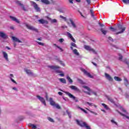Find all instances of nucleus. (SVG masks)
Segmentation results:
<instances>
[{
	"label": "nucleus",
	"instance_id": "2f4dec72",
	"mask_svg": "<svg viewBox=\"0 0 129 129\" xmlns=\"http://www.w3.org/2000/svg\"><path fill=\"white\" fill-rule=\"evenodd\" d=\"M101 32H102V34H103V35H106V33H107V30H105L103 28H101L100 29Z\"/></svg>",
	"mask_w": 129,
	"mask_h": 129
},
{
	"label": "nucleus",
	"instance_id": "c9c22d12",
	"mask_svg": "<svg viewBox=\"0 0 129 129\" xmlns=\"http://www.w3.org/2000/svg\"><path fill=\"white\" fill-rule=\"evenodd\" d=\"M78 108L83 111L85 113H87V111H86V110H84V109L81 108V107L78 106Z\"/></svg>",
	"mask_w": 129,
	"mask_h": 129
},
{
	"label": "nucleus",
	"instance_id": "393cba45",
	"mask_svg": "<svg viewBox=\"0 0 129 129\" xmlns=\"http://www.w3.org/2000/svg\"><path fill=\"white\" fill-rule=\"evenodd\" d=\"M13 78H14V75L10 74V78L11 81H12V82H13V83H15V84H17V82H16V81H15L14 79H13Z\"/></svg>",
	"mask_w": 129,
	"mask_h": 129
},
{
	"label": "nucleus",
	"instance_id": "f257e3e1",
	"mask_svg": "<svg viewBox=\"0 0 129 129\" xmlns=\"http://www.w3.org/2000/svg\"><path fill=\"white\" fill-rule=\"evenodd\" d=\"M124 31H125V27L121 26V25H119L117 27V32L116 33V35H118V34H122V33H123V32H124Z\"/></svg>",
	"mask_w": 129,
	"mask_h": 129
},
{
	"label": "nucleus",
	"instance_id": "b1692460",
	"mask_svg": "<svg viewBox=\"0 0 129 129\" xmlns=\"http://www.w3.org/2000/svg\"><path fill=\"white\" fill-rule=\"evenodd\" d=\"M12 39L13 41H15V42H18V43H22V41L19 40V39L17 37L13 36Z\"/></svg>",
	"mask_w": 129,
	"mask_h": 129
},
{
	"label": "nucleus",
	"instance_id": "4c0bfd02",
	"mask_svg": "<svg viewBox=\"0 0 129 129\" xmlns=\"http://www.w3.org/2000/svg\"><path fill=\"white\" fill-rule=\"evenodd\" d=\"M53 106H55L57 109H60V108H61V107H60V105L58 104H55Z\"/></svg>",
	"mask_w": 129,
	"mask_h": 129
},
{
	"label": "nucleus",
	"instance_id": "473e14b6",
	"mask_svg": "<svg viewBox=\"0 0 129 129\" xmlns=\"http://www.w3.org/2000/svg\"><path fill=\"white\" fill-rule=\"evenodd\" d=\"M86 103L87 104H88V105H89L90 106H94V107L97 108V106H96V105H95L94 104L92 103H90L88 102H87Z\"/></svg>",
	"mask_w": 129,
	"mask_h": 129
},
{
	"label": "nucleus",
	"instance_id": "4d7b16f0",
	"mask_svg": "<svg viewBox=\"0 0 129 129\" xmlns=\"http://www.w3.org/2000/svg\"><path fill=\"white\" fill-rule=\"evenodd\" d=\"M13 89L14 90H15L16 91H18V89H17V88H16V87H13Z\"/></svg>",
	"mask_w": 129,
	"mask_h": 129
},
{
	"label": "nucleus",
	"instance_id": "774afa93",
	"mask_svg": "<svg viewBox=\"0 0 129 129\" xmlns=\"http://www.w3.org/2000/svg\"><path fill=\"white\" fill-rule=\"evenodd\" d=\"M78 81H79L80 82H81V83H82V81L80 79H78Z\"/></svg>",
	"mask_w": 129,
	"mask_h": 129
},
{
	"label": "nucleus",
	"instance_id": "7c9ffc66",
	"mask_svg": "<svg viewBox=\"0 0 129 129\" xmlns=\"http://www.w3.org/2000/svg\"><path fill=\"white\" fill-rule=\"evenodd\" d=\"M60 82L61 83H63L64 84H66V80L64 78H60L59 79Z\"/></svg>",
	"mask_w": 129,
	"mask_h": 129
},
{
	"label": "nucleus",
	"instance_id": "338daca9",
	"mask_svg": "<svg viewBox=\"0 0 129 129\" xmlns=\"http://www.w3.org/2000/svg\"><path fill=\"white\" fill-rule=\"evenodd\" d=\"M6 48L8 49V50H11V48L9 47L8 46H7Z\"/></svg>",
	"mask_w": 129,
	"mask_h": 129
},
{
	"label": "nucleus",
	"instance_id": "a18cd8bd",
	"mask_svg": "<svg viewBox=\"0 0 129 129\" xmlns=\"http://www.w3.org/2000/svg\"><path fill=\"white\" fill-rule=\"evenodd\" d=\"M85 93H86V94H88V95H91V92L89 91V92H86V91H84Z\"/></svg>",
	"mask_w": 129,
	"mask_h": 129
},
{
	"label": "nucleus",
	"instance_id": "2eb2a0df",
	"mask_svg": "<svg viewBox=\"0 0 129 129\" xmlns=\"http://www.w3.org/2000/svg\"><path fill=\"white\" fill-rule=\"evenodd\" d=\"M67 35H68L69 38H70V39H71L72 41H73V42H74V43H76V40H75V39H74L73 36H72V35L70 33L67 32Z\"/></svg>",
	"mask_w": 129,
	"mask_h": 129
},
{
	"label": "nucleus",
	"instance_id": "e2e57ef3",
	"mask_svg": "<svg viewBox=\"0 0 129 129\" xmlns=\"http://www.w3.org/2000/svg\"><path fill=\"white\" fill-rule=\"evenodd\" d=\"M108 39H109V40H110V41H112V38L111 37H109Z\"/></svg>",
	"mask_w": 129,
	"mask_h": 129
},
{
	"label": "nucleus",
	"instance_id": "5701e85b",
	"mask_svg": "<svg viewBox=\"0 0 129 129\" xmlns=\"http://www.w3.org/2000/svg\"><path fill=\"white\" fill-rule=\"evenodd\" d=\"M16 4H17V5H19L21 7H22V9H23V11H26V9H25V7H24V5H23V4H22L21 2L17 1V2H16Z\"/></svg>",
	"mask_w": 129,
	"mask_h": 129
},
{
	"label": "nucleus",
	"instance_id": "c03bdc74",
	"mask_svg": "<svg viewBox=\"0 0 129 129\" xmlns=\"http://www.w3.org/2000/svg\"><path fill=\"white\" fill-rule=\"evenodd\" d=\"M124 4H129V0H122Z\"/></svg>",
	"mask_w": 129,
	"mask_h": 129
},
{
	"label": "nucleus",
	"instance_id": "ddd939ff",
	"mask_svg": "<svg viewBox=\"0 0 129 129\" xmlns=\"http://www.w3.org/2000/svg\"><path fill=\"white\" fill-rule=\"evenodd\" d=\"M69 21L71 22V24L73 28H74V29H77V25H76V24H75V22H74V21H73V20L72 19H70Z\"/></svg>",
	"mask_w": 129,
	"mask_h": 129
},
{
	"label": "nucleus",
	"instance_id": "6ab92c4d",
	"mask_svg": "<svg viewBox=\"0 0 129 129\" xmlns=\"http://www.w3.org/2000/svg\"><path fill=\"white\" fill-rule=\"evenodd\" d=\"M10 19H11V20H12V21L16 22V23H17L18 24H20V21H19V20L16 19V17H13V16H10Z\"/></svg>",
	"mask_w": 129,
	"mask_h": 129
},
{
	"label": "nucleus",
	"instance_id": "603ef678",
	"mask_svg": "<svg viewBox=\"0 0 129 129\" xmlns=\"http://www.w3.org/2000/svg\"><path fill=\"white\" fill-rule=\"evenodd\" d=\"M57 48H58V49H59V50H60L61 51V52H63V49H62L61 47H60L58 46H56Z\"/></svg>",
	"mask_w": 129,
	"mask_h": 129
},
{
	"label": "nucleus",
	"instance_id": "aec40b11",
	"mask_svg": "<svg viewBox=\"0 0 129 129\" xmlns=\"http://www.w3.org/2000/svg\"><path fill=\"white\" fill-rule=\"evenodd\" d=\"M49 102L52 106H54L56 104V103L55 102V101H54V100H53V99L52 98H49Z\"/></svg>",
	"mask_w": 129,
	"mask_h": 129
},
{
	"label": "nucleus",
	"instance_id": "9d476101",
	"mask_svg": "<svg viewBox=\"0 0 129 129\" xmlns=\"http://www.w3.org/2000/svg\"><path fill=\"white\" fill-rule=\"evenodd\" d=\"M81 71H82V72H83L84 74L87 75V76H88V77H90V78H93V76H92L90 74V73L87 72V71H86V70H85L84 69H81Z\"/></svg>",
	"mask_w": 129,
	"mask_h": 129
},
{
	"label": "nucleus",
	"instance_id": "37998d69",
	"mask_svg": "<svg viewBox=\"0 0 129 129\" xmlns=\"http://www.w3.org/2000/svg\"><path fill=\"white\" fill-rule=\"evenodd\" d=\"M48 119L49 120V121H51V122H54V120L52 119V118L49 117H48Z\"/></svg>",
	"mask_w": 129,
	"mask_h": 129
},
{
	"label": "nucleus",
	"instance_id": "5fc2aeb1",
	"mask_svg": "<svg viewBox=\"0 0 129 129\" xmlns=\"http://www.w3.org/2000/svg\"><path fill=\"white\" fill-rule=\"evenodd\" d=\"M99 25L100 27H104V25H103L100 23H99Z\"/></svg>",
	"mask_w": 129,
	"mask_h": 129
},
{
	"label": "nucleus",
	"instance_id": "4be33fe9",
	"mask_svg": "<svg viewBox=\"0 0 129 129\" xmlns=\"http://www.w3.org/2000/svg\"><path fill=\"white\" fill-rule=\"evenodd\" d=\"M41 2L44 5H50V1L48 0H41Z\"/></svg>",
	"mask_w": 129,
	"mask_h": 129
},
{
	"label": "nucleus",
	"instance_id": "de8ad7c7",
	"mask_svg": "<svg viewBox=\"0 0 129 129\" xmlns=\"http://www.w3.org/2000/svg\"><path fill=\"white\" fill-rule=\"evenodd\" d=\"M59 42H60V43H63V42H64V39H63V38H60V39L59 40Z\"/></svg>",
	"mask_w": 129,
	"mask_h": 129
},
{
	"label": "nucleus",
	"instance_id": "412c9836",
	"mask_svg": "<svg viewBox=\"0 0 129 129\" xmlns=\"http://www.w3.org/2000/svg\"><path fill=\"white\" fill-rule=\"evenodd\" d=\"M90 13L91 14V17L93 18L94 20H96V17H94V12H93V10L91 9L90 10Z\"/></svg>",
	"mask_w": 129,
	"mask_h": 129
},
{
	"label": "nucleus",
	"instance_id": "a211bd4d",
	"mask_svg": "<svg viewBox=\"0 0 129 129\" xmlns=\"http://www.w3.org/2000/svg\"><path fill=\"white\" fill-rule=\"evenodd\" d=\"M38 22L40 23V24H48V22L47 20H45L44 19H40V20H38Z\"/></svg>",
	"mask_w": 129,
	"mask_h": 129
},
{
	"label": "nucleus",
	"instance_id": "39448f33",
	"mask_svg": "<svg viewBox=\"0 0 129 129\" xmlns=\"http://www.w3.org/2000/svg\"><path fill=\"white\" fill-rule=\"evenodd\" d=\"M37 98L44 105V106H47V104L46 103V100H45V99L44 98L41 97V96H37Z\"/></svg>",
	"mask_w": 129,
	"mask_h": 129
},
{
	"label": "nucleus",
	"instance_id": "f3484780",
	"mask_svg": "<svg viewBox=\"0 0 129 129\" xmlns=\"http://www.w3.org/2000/svg\"><path fill=\"white\" fill-rule=\"evenodd\" d=\"M69 88H71L72 90H75V91H79V89L75 86H70Z\"/></svg>",
	"mask_w": 129,
	"mask_h": 129
},
{
	"label": "nucleus",
	"instance_id": "423d86ee",
	"mask_svg": "<svg viewBox=\"0 0 129 129\" xmlns=\"http://www.w3.org/2000/svg\"><path fill=\"white\" fill-rule=\"evenodd\" d=\"M31 4L32 6L34 8L35 10H36V12H40V8L38 7V5L37 3L32 1L31 2Z\"/></svg>",
	"mask_w": 129,
	"mask_h": 129
},
{
	"label": "nucleus",
	"instance_id": "09e8293b",
	"mask_svg": "<svg viewBox=\"0 0 129 129\" xmlns=\"http://www.w3.org/2000/svg\"><path fill=\"white\" fill-rule=\"evenodd\" d=\"M111 122L112 123H114L115 124H117V123L114 121V120H111Z\"/></svg>",
	"mask_w": 129,
	"mask_h": 129
},
{
	"label": "nucleus",
	"instance_id": "79ce46f5",
	"mask_svg": "<svg viewBox=\"0 0 129 129\" xmlns=\"http://www.w3.org/2000/svg\"><path fill=\"white\" fill-rule=\"evenodd\" d=\"M108 100H109V101H110V102H112V103H114V101H113V100L112 98H108Z\"/></svg>",
	"mask_w": 129,
	"mask_h": 129
},
{
	"label": "nucleus",
	"instance_id": "8fccbe9b",
	"mask_svg": "<svg viewBox=\"0 0 129 129\" xmlns=\"http://www.w3.org/2000/svg\"><path fill=\"white\" fill-rule=\"evenodd\" d=\"M51 23H57V20H56V19H52L51 20Z\"/></svg>",
	"mask_w": 129,
	"mask_h": 129
},
{
	"label": "nucleus",
	"instance_id": "bf43d9fd",
	"mask_svg": "<svg viewBox=\"0 0 129 129\" xmlns=\"http://www.w3.org/2000/svg\"><path fill=\"white\" fill-rule=\"evenodd\" d=\"M59 76H61V77H63L64 74H59Z\"/></svg>",
	"mask_w": 129,
	"mask_h": 129
},
{
	"label": "nucleus",
	"instance_id": "0eeeda50",
	"mask_svg": "<svg viewBox=\"0 0 129 129\" xmlns=\"http://www.w3.org/2000/svg\"><path fill=\"white\" fill-rule=\"evenodd\" d=\"M85 49L86 50H87L88 51H91V52H93L94 54H97L96 51L93 48H91L90 46H88V45H85L84 46Z\"/></svg>",
	"mask_w": 129,
	"mask_h": 129
},
{
	"label": "nucleus",
	"instance_id": "c756f323",
	"mask_svg": "<svg viewBox=\"0 0 129 129\" xmlns=\"http://www.w3.org/2000/svg\"><path fill=\"white\" fill-rule=\"evenodd\" d=\"M67 79L71 84L73 83V81L72 80V79H71V78H70L69 75L67 76Z\"/></svg>",
	"mask_w": 129,
	"mask_h": 129
},
{
	"label": "nucleus",
	"instance_id": "6e6552de",
	"mask_svg": "<svg viewBox=\"0 0 129 129\" xmlns=\"http://www.w3.org/2000/svg\"><path fill=\"white\" fill-rule=\"evenodd\" d=\"M26 27L27 28V29H29V30H31V31H34L35 32H38V29L35 28V27L29 25V24H26Z\"/></svg>",
	"mask_w": 129,
	"mask_h": 129
},
{
	"label": "nucleus",
	"instance_id": "7ed1b4c3",
	"mask_svg": "<svg viewBox=\"0 0 129 129\" xmlns=\"http://www.w3.org/2000/svg\"><path fill=\"white\" fill-rule=\"evenodd\" d=\"M121 110L122 111H123L124 113H122L120 112H118L119 113V114H120V115H122V116L126 117V118H127V119H129V116H127L128 115V113L126 112V110H125V109H124V108H122Z\"/></svg>",
	"mask_w": 129,
	"mask_h": 129
},
{
	"label": "nucleus",
	"instance_id": "58836bf2",
	"mask_svg": "<svg viewBox=\"0 0 129 129\" xmlns=\"http://www.w3.org/2000/svg\"><path fill=\"white\" fill-rule=\"evenodd\" d=\"M59 18H60V19H62V20H63V21H66L67 20V19L66 18V17L62 16V15H60L59 16Z\"/></svg>",
	"mask_w": 129,
	"mask_h": 129
},
{
	"label": "nucleus",
	"instance_id": "13d9d810",
	"mask_svg": "<svg viewBox=\"0 0 129 129\" xmlns=\"http://www.w3.org/2000/svg\"><path fill=\"white\" fill-rule=\"evenodd\" d=\"M92 64L94 65V66H97V64H96V63H95V62H94L93 61L92 62Z\"/></svg>",
	"mask_w": 129,
	"mask_h": 129
},
{
	"label": "nucleus",
	"instance_id": "20e7f679",
	"mask_svg": "<svg viewBox=\"0 0 129 129\" xmlns=\"http://www.w3.org/2000/svg\"><path fill=\"white\" fill-rule=\"evenodd\" d=\"M49 67L51 69H53V70H55L56 73H61V71L58 70L60 68V67L57 66H49Z\"/></svg>",
	"mask_w": 129,
	"mask_h": 129
},
{
	"label": "nucleus",
	"instance_id": "cd10ccee",
	"mask_svg": "<svg viewBox=\"0 0 129 129\" xmlns=\"http://www.w3.org/2000/svg\"><path fill=\"white\" fill-rule=\"evenodd\" d=\"M114 79L115 81H118V82L122 81V79H121L120 78H119L118 77H116V76H115L114 77Z\"/></svg>",
	"mask_w": 129,
	"mask_h": 129
},
{
	"label": "nucleus",
	"instance_id": "ea45409f",
	"mask_svg": "<svg viewBox=\"0 0 129 129\" xmlns=\"http://www.w3.org/2000/svg\"><path fill=\"white\" fill-rule=\"evenodd\" d=\"M102 105L104 107V108H105V109H108V107L107 106V105H106V104L104 103H102Z\"/></svg>",
	"mask_w": 129,
	"mask_h": 129
},
{
	"label": "nucleus",
	"instance_id": "f704fd0d",
	"mask_svg": "<svg viewBox=\"0 0 129 129\" xmlns=\"http://www.w3.org/2000/svg\"><path fill=\"white\" fill-rule=\"evenodd\" d=\"M110 30H111L112 32H117V27L116 28L110 27Z\"/></svg>",
	"mask_w": 129,
	"mask_h": 129
},
{
	"label": "nucleus",
	"instance_id": "69168bd1",
	"mask_svg": "<svg viewBox=\"0 0 129 129\" xmlns=\"http://www.w3.org/2000/svg\"><path fill=\"white\" fill-rule=\"evenodd\" d=\"M10 29H11V30H14V26L10 27Z\"/></svg>",
	"mask_w": 129,
	"mask_h": 129
},
{
	"label": "nucleus",
	"instance_id": "052dcab7",
	"mask_svg": "<svg viewBox=\"0 0 129 129\" xmlns=\"http://www.w3.org/2000/svg\"><path fill=\"white\" fill-rule=\"evenodd\" d=\"M70 4H73V0H69Z\"/></svg>",
	"mask_w": 129,
	"mask_h": 129
},
{
	"label": "nucleus",
	"instance_id": "bb28decb",
	"mask_svg": "<svg viewBox=\"0 0 129 129\" xmlns=\"http://www.w3.org/2000/svg\"><path fill=\"white\" fill-rule=\"evenodd\" d=\"M28 126H29L30 127H31V128L32 129L37 128V126L35 124H32V123L29 124Z\"/></svg>",
	"mask_w": 129,
	"mask_h": 129
},
{
	"label": "nucleus",
	"instance_id": "9b49d317",
	"mask_svg": "<svg viewBox=\"0 0 129 129\" xmlns=\"http://www.w3.org/2000/svg\"><path fill=\"white\" fill-rule=\"evenodd\" d=\"M105 77L106 79H107V80H108L109 81H113V79H112L111 76H110V75H109V74H108L107 73H105Z\"/></svg>",
	"mask_w": 129,
	"mask_h": 129
},
{
	"label": "nucleus",
	"instance_id": "3c124183",
	"mask_svg": "<svg viewBox=\"0 0 129 129\" xmlns=\"http://www.w3.org/2000/svg\"><path fill=\"white\" fill-rule=\"evenodd\" d=\"M86 2H87L88 5H90L91 2L90 0H86Z\"/></svg>",
	"mask_w": 129,
	"mask_h": 129
},
{
	"label": "nucleus",
	"instance_id": "f03ea898",
	"mask_svg": "<svg viewBox=\"0 0 129 129\" xmlns=\"http://www.w3.org/2000/svg\"><path fill=\"white\" fill-rule=\"evenodd\" d=\"M64 93H65L66 94H67V95H68V96H69L70 98H72V99H74V100H75V102H78V99L77 98H76V97L74 96H73V95H72L71 93L68 92H66V91H63Z\"/></svg>",
	"mask_w": 129,
	"mask_h": 129
},
{
	"label": "nucleus",
	"instance_id": "e433bc0d",
	"mask_svg": "<svg viewBox=\"0 0 129 129\" xmlns=\"http://www.w3.org/2000/svg\"><path fill=\"white\" fill-rule=\"evenodd\" d=\"M124 84L126 86H127V84H128V81H127V79L126 78L124 79Z\"/></svg>",
	"mask_w": 129,
	"mask_h": 129
},
{
	"label": "nucleus",
	"instance_id": "f8f14e48",
	"mask_svg": "<svg viewBox=\"0 0 129 129\" xmlns=\"http://www.w3.org/2000/svg\"><path fill=\"white\" fill-rule=\"evenodd\" d=\"M71 50H72L73 52L75 55H76V56H79V52H78V50L76 49H73V47L71 46Z\"/></svg>",
	"mask_w": 129,
	"mask_h": 129
},
{
	"label": "nucleus",
	"instance_id": "4468645a",
	"mask_svg": "<svg viewBox=\"0 0 129 129\" xmlns=\"http://www.w3.org/2000/svg\"><path fill=\"white\" fill-rule=\"evenodd\" d=\"M4 58H5L6 61H9V55L8 53L5 51H2Z\"/></svg>",
	"mask_w": 129,
	"mask_h": 129
},
{
	"label": "nucleus",
	"instance_id": "72a5a7b5",
	"mask_svg": "<svg viewBox=\"0 0 129 129\" xmlns=\"http://www.w3.org/2000/svg\"><path fill=\"white\" fill-rule=\"evenodd\" d=\"M86 109H87V110H88L89 111H90V112H91V113H93V114H95V115H97V113L93 111H91V110H89V109L86 108Z\"/></svg>",
	"mask_w": 129,
	"mask_h": 129
},
{
	"label": "nucleus",
	"instance_id": "864d4df0",
	"mask_svg": "<svg viewBox=\"0 0 129 129\" xmlns=\"http://www.w3.org/2000/svg\"><path fill=\"white\" fill-rule=\"evenodd\" d=\"M67 113L68 114V116H69L70 118H71V114L69 113V112H67Z\"/></svg>",
	"mask_w": 129,
	"mask_h": 129
},
{
	"label": "nucleus",
	"instance_id": "c85d7f7f",
	"mask_svg": "<svg viewBox=\"0 0 129 129\" xmlns=\"http://www.w3.org/2000/svg\"><path fill=\"white\" fill-rule=\"evenodd\" d=\"M118 59L119 61H122V58H123V56H122V54L121 53H118Z\"/></svg>",
	"mask_w": 129,
	"mask_h": 129
},
{
	"label": "nucleus",
	"instance_id": "a878e982",
	"mask_svg": "<svg viewBox=\"0 0 129 129\" xmlns=\"http://www.w3.org/2000/svg\"><path fill=\"white\" fill-rule=\"evenodd\" d=\"M24 70L28 75H33V73L30 70L27 69H25Z\"/></svg>",
	"mask_w": 129,
	"mask_h": 129
},
{
	"label": "nucleus",
	"instance_id": "1a4fd4ad",
	"mask_svg": "<svg viewBox=\"0 0 129 129\" xmlns=\"http://www.w3.org/2000/svg\"><path fill=\"white\" fill-rule=\"evenodd\" d=\"M83 88H84V89H86V90H87L88 91H90V92H91V93H92L93 94H94L96 96L97 95V94L96 93V92H94V91H93L91 90L90 88L89 87H88V86H83Z\"/></svg>",
	"mask_w": 129,
	"mask_h": 129
},
{
	"label": "nucleus",
	"instance_id": "6e6d98bb",
	"mask_svg": "<svg viewBox=\"0 0 129 129\" xmlns=\"http://www.w3.org/2000/svg\"><path fill=\"white\" fill-rule=\"evenodd\" d=\"M58 94L59 95H63V93L62 92H58Z\"/></svg>",
	"mask_w": 129,
	"mask_h": 129
},
{
	"label": "nucleus",
	"instance_id": "680f3d73",
	"mask_svg": "<svg viewBox=\"0 0 129 129\" xmlns=\"http://www.w3.org/2000/svg\"><path fill=\"white\" fill-rule=\"evenodd\" d=\"M60 64L61 65H62V66H65V64H64V63H63V62L60 61Z\"/></svg>",
	"mask_w": 129,
	"mask_h": 129
},
{
	"label": "nucleus",
	"instance_id": "a19ab883",
	"mask_svg": "<svg viewBox=\"0 0 129 129\" xmlns=\"http://www.w3.org/2000/svg\"><path fill=\"white\" fill-rule=\"evenodd\" d=\"M71 45L72 46V47H74L75 48H77V45H76V44L72 42L71 44Z\"/></svg>",
	"mask_w": 129,
	"mask_h": 129
},
{
	"label": "nucleus",
	"instance_id": "49530a36",
	"mask_svg": "<svg viewBox=\"0 0 129 129\" xmlns=\"http://www.w3.org/2000/svg\"><path fill=\"white\" fill-rule=\"evenodd\" d=\"M37 44H38L39 45H40L41 46H44V43H42V42H37Z\"/></svg>",
	"mask_w": 129,
	"mask_h": 129
},
{
	"label": "nucleus",
	"instance_id": "dca6fc26",
	"mask_svg": "<svg viewBox=\"0 0 129 129\" xmlns=\"http://www.w3.org/2000/svg\"><path fill=\"white\" fill-rule=\"evenodd\" d=\"M0 37L3 39H7L8 36L3 32H0Z\"/></svg>",
	"mask_w": 129,
	"mask_h": 129
},
{
	"label": "nucleus",
	"instance_id": "0e129e2a",
	"mask_svg": "<svg viewBox=\"0 0 129 129\" xmlns=\"http://www.w3.org/2000/svg\"><path fill=\"white\" fill-rule=\"evenodd\" d=\"M76 2H77V3H80L81 0H76Z\"/></svg>",
	"mask_w": 129,
	"mask_h": 129
}]
</instances>
